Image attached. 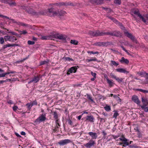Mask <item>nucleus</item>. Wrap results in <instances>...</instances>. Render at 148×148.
I'll list each match as a JSON object with an SVG mask.
<instances>
[{
	"mask_svg": "<svg viewBox=\"0 0 148 148\" xmlns=\"http://www.w3.org/2000/svg\"><path fill=\"white\" fill-rule=\"evenodd\" d=\"M47 13L48 15L50 16L57 15L62 16H63L66 13V12L64 11H61L57 12L54 11L53 8H51L47 9Z\"/></svg>",
	"mask_w": 148,
	"mask_h": 148,
	"instance_id": "obj_1",
	"label": "nucleus"
},
{
	"mask_svg": "<svg viewBox=\"0 0 148 148\" xmlns=\"http://www.w3.org/2000/svg\"><path fill=\"white\" fill-rule=\"evenodd\" d=\"M46 114H40V116L36 119L34 123L36 124H39L40 122H43L46 119Z\"/></svg>",
	"mask_w": 148,
	"mask_h": 148,
	"instance_id": "obj_2",
	"label": "nucleus"
},
{
	"mask_svg": "<svg viewBox=\"0 0 148 148\" xmlns=\"http://www.w3.org/2000/svg\"><path fill=\"white\" fill-rule=\"evenodd\" d=\"M124 34L126 36L134 42H135L136 44L138 43L137 40L135 38L134 36H133L132 34L129 33L126 30L124 31Z\"/></svg>",
	"mask_w": 148,
	"mask_h": 148,
	"instance_id": "obj_3",
	"label": "nucleus"
},
{
	"mask_svg": "<svg viewBox=\"0 0 148 148\" xmlns=\"http://www.w3.org/2000/svg\"><path fill=\"white\" fill-rule=\"evenodd\" d=\"M53 4L56 5L58 6L59 7L63 6H68V5H71L72 6H75L76 4L75 3H73L71 2H61L59 3H57L54 4Z\"/></svg>",
	"mask_w": 148,
	"mask_h": 148,
	"instance_id": "obj_4",
	"label": "nucleus"
},
{
	"mask_svg": "<svg viewBox=\"0 0 148 148\" xmlns=\"http://www.w3.org/2000/svg\"><path fill=\"white\" fill-rule=\"evenodd\" d=\"M107 35L119 38L122 36V34L121 32L117 30L113 31L111 32H108Z\"/></svg>",
	"mask_w": 148,
	"mask_h": 148,
	"instance_id": "obj_5",
	"label": "nucleus"
},
{
	"mask_svg": "<svg viewBox=\"0 0 148 148\" xmlns=\"http://www.w3.org/2000/svg\"><path fill=\"white\" fill-rule=\"evenodd\" d=\"M121 137L119 138V139L123 143V147H125L129 145V140L126 139L123 134H122L121 136Z\"/></svg>",
	"mask_w": 148,
	"mask_h": 148,
	"instance_id": "obj_6",
	"label": "nucleus"
},
{
	"mask_svg": "<svg viewBox=\"0 0 148 148\" xmlns=\"http://www.w3.org/2000/svg\"><path fill=\"white\" fill-rule=\"evenodd\" d=\"M26 12L28 13L33 15H38L45 14L44 12H36L34 10H33L32 8L28 7V9Z\"/></svg>",
	"mask_w": 148,
	"mask_h": 148,
	"instance_id": "obj_7",
	"label": "nucleus"
},
{
	"mask_svg": "<svg viewBox=\"0 0 148 148\" xmlns=\"http://www.w3.org/2000/svg\"><path fill=\"white\" fill-rule=\"evenodd\" d=\"M1 2L4 3L8 4L11 6H16V3L13 0H1Z\"/></svg>",
	"mask_w": 148,
	"mask_h": 148,
	"instance_id": "obj_8",
	"label": "nucleus"
},
{
	"mask_svg": "<svg viewBox=\"0 0 148 148\" xmlns=\"http://www.w3.org/2000/svg\"><path fill=\"white\" fill-rule=\"evenodd\" d=\"M41 77L40 75H37V76H35L30 81L28 82V84H30L32 82H34V83L38 82L39 80L40 79Z\"/></svg>",
	"mask_w": 148,
	"mask_h": 148,
	"instance_id": "obj_9",
	"label": "nucleus"
},
{
	"mask_svg": "<svg viewBox=\"0 0 148 148\" xmlns=\"http://www.w3.org/2000/svg\"><path fill=\"white\" fill-rule=\"evenodd\" d=\"M77 67L78 68H79V66H75L72 67L69 69L68 70L66 73L67 74V75H69L70 74V73H75L76 72L77 69Z\"/></svg>",
	"mask_w": 148,
	"mask_h": 148,
	"instance_id": "obj_10",
	"label": "nucleus"
},
{
	"mask_svg": "<svg viewBox=\"0 0 148 148\" xmlns=\"http://www.w3.org/2000/svg\"><path fill=\"white\" fill-rule=\"evenodd\" d=\"M110 44V42H96L93 44V45L101 47L102 46H106Z\"/></svg>",
	"mask_w": 148,
	"mask_h": 148,
	"instance_id": "obj_11",
	"label": "nucleus"
},
{
	"mask_svg": "<svg viewBox=\"0 0 148 148\" xmlns=\"http://www.w3.org/2000/svg\"><path fill=\"white\" fill-rule=\"evenodd\" d=\"M56 37V36L54 34H49L47 36H43L41 37L42 40H52L53 38Z\"/></svg>",
	"mask_w": 148,
	"mask_h": 148,
	"instance_id": "obj_12",
	"label": "nucleus"
},
{
	"mask_svg": "<svg viewBox=\"0 0 148 148\" xmlns=\"http://www.w3.org/2000/svg\"><path fill=\"white\" fill-rule=\"evenodd\" d=\"M142 102L143 103V105L141 106L142 108H144L145 107L148 106V100L144 97H142Z\"/></svg>",
	"mask_w": 148,
	"mask_h": 148,
	"instance_id": "obj_13",
	"label": "nucleus"
},
{
	"mask_svg": "<svg viewBox=\"0 0 148 148\" xmlns=\"http://www.w3.org/2000/svg\"><path fill=\"white\" fill-rule=\"evenodd\" d=\"M95 144V141L93 140L90 139L89 142L84 145V146L87 148H90Z\"/></svg>",
	"mask_w": 148,
	"mask_h": 148,
	"instance_id": "obj_14",
	"label": "nucleus"
},
{
	"mask_svg": "<svg viewBox=\"0 0 148 148\" xmlns=\"http://www.w3.org/2000/svg\"><path fill=\"white\" fill-rule=\"evenodd\" d=\"M95 34H96V37L98 36H101L105 35H107L108 32H101L99 30H97L95 31Z\"/></svg>",
	"mask_w": 148,
	"mask_h": 148,
	"instance_id": "obj_15",
	"label": "nucleus"
},
{
	"mask_svg": "<svg viewBox=\"0 0 148 148\" xmlns=\"http://www.w3.org/2000/svg\"><path fill=\"white\" fill-rule=\"evenodd\" d=\"M71 142L70 140L69 139H65L60 141L58 142V144L60 145H63L67 144Z\"/></svg>",
	"mask_w": 148,
	"mask_h": 148,
	"instance_id": "obj_16",
	"label": "nucleus"
},
{
	"mask_svg": "<svg viewBox=\"0 0 148 148\" xmlns=\"http://www.w3.org/2000/svg\"><path fill=\"white\" fill-rule=\"evenodd\" d=\"M132 100L134 102L138 104H139L140 103V101L139 100L138 96L136 95L133 96L132 98Z\"/></svg>",
	"mask_w": 148,
	"mask_h": 148,
	"instance_id": "obj_17",
	"label": "nucleus"
},
{
	"mask_svg": "<svg viewBox=\"0 0 148 148\" xmlns=\"http://www.w3.org/2000/svg\"><path fill=\"white\" fill-rule=\"evenodd\" d=\"M88 134L90 135L91 137V139H96L97 137V133L95 132H90L88 133Z\"/></svg>",
	"mask_w": 148,
	"mask_h": 148,
	"instance_id": "obj_18",
	"label": "nucleus"
},
{
	"mask_svg": "<svg viewBox=\"0 0 148 148\" xmlns=\"http://www.w3.org/2000/svg\"><path fill=\"white\" fill-rule=\"evenodd\" d=\"M95 118L92 115L88 116H87L85 121H88L90 122H94Z\"/></svg>",
	"mask_w": 148,
	"mask_h": 148,
	"instance_id": "obj_19",
	"label": "nucleus"
},
{
	"mask_svg": "<svg viewBox=\"0 0 148 148\" xmlns=\"http://www.w3.org/2000/svg\"><path fill=\"white\" fill-rule=\"evenodd\" d=\"M116 71L121 73H126V74L129 73V71H127L125 69L122 68L117 69H116Z\"/></svg>",
	"mask_w": 148,
	"mask_h": 148,
	"instance_id": "obj_20",
	"label": "nucleus"
},
{
	"mask_svg": "<svg viewBox=\"0 0 148 148\" xmlns=\"http://www.w3.org/2000/svg\"><path fill=\"white\" fill-rule=\"evenodd\" d=\"M86 96H87V98L88 100V101L91 102L92 103H95V102L94 101L91 95L88 94H86Z\"/></svg>",
	"mask_w": 148,
	"mask_h": 148,
	"instance_id": "obj_21",
	"label": "nucleus"
},
{
	"mask_svg": "<svg viewBox=\"0 0 148 148\" xmlns=\"http://www.w3.org/2000/svg\"><path fill=\"white\" fill-rule=\"evenodd\" d=\"M145 18L143 16L141 15L139 18L142 20V21L145 23H146L147 21H148V16L146 15L145 16Z\"/></svg>",
	"mask_w": 148,
	"mask_h": 148,
	"instance_id": "obj_22",
	"label": "nucleus"
},
{
	"mask_svg": "<svg viewBox=\"0 0 148 148\" xmlns=\"http://www.w3.org/2000/svg\"><path fill=\"white\" fill-rule=\"evenodd\" d=\"M121 63H125L128 64L129 63V61L127 59H125L124 57H122L121 59L119 61Z\"/></svg>",
	"mask_w": 148,
	"mask_h": 148,
	"instance_id": "obj_23",
	"label": "nucleus"
},
{
	"mask_svg": "<svg viewBox=\"0 0 148 148\" xmlns=\"http://www.w3.org/2000/svg\"><path fill=\"white\" fill-rule=\"evenodd\" d=\"M106 78L107 82L109 84V86L110 87H112L113 86V83L108 78L107 76L105 77Z\"/></svg>",
	"mask_w": 148,
	"mask_h": 148,
	"instance_id": "obj_24",
	"label": "nucleus"
},
{
	"mask_svg": "<svg viewBox=\"0 0 148 148\" xmlns=\"http://www.w3.org/2000/svg\"><path fill=\"white\" fill-rule=\"evenodd\" d=\"M51 112L54 119H57L58 118V114L56 111H51Z\"/></svg>",
	"mask_w": 148,
	"mask_h": 148,
	"instance_id": "obj_25",
	"label": "nucleus"
},
{
	"mask_svg": "<svg viewBox=\"0 0 148 148\" xmlns=\"http://www.w3.org/2000/svg\"><path fill=\"white\" fill-rule=\"evenodd\" d=\"M18 45L16 44H8L6 45H4L3 47V49H5L7 48L8 47H10L11 46L12 47H14L15 46H17Z\"/></svg>",
	"mask_w": 148,
	"mask_h": 148,
	"instance_id": "obj_26",
	"label": "nucleus"
},
{
	"mask_svg": "<svg viewBox=\"0 0 148 148\" xmlns=\"http://www.w3.org/2000/svg\"><path fill=\"white\" fill-rule=\"evenodd\" d=\"M95 31H92L90 30L88 32V34L91 36L96 37Z\"/></svg>",
	"mask_w": 148,
	"mask_h": 148,
	"instance_id": "obj_27",
	"label": "nucleus"
},
{
	"mask_svg": "<svg viewBox=\"0 0 148 148\" xmlns=\"http://www.w3.org/2000/svg\"><path fill=\"white\" fill-rule=\"evenodd\" d=\"M92 3L96 4H100V3L99 2V0H89Z\"/></svg>",
	"mask_w": 148,
	"mask_h": 148,
	"instance_id": "obj_28",
	"label": "nucleus"
},
{
	"mask_svg": "<svg viewBox=\"0 0 148 148\" xmlns=\"http://www.w3.org/2000/svg\"><path fill=\"white\" fill-rule=\"evenodd\" d=\"M10 41L14 42L17 40V38L14 36H10Z\"/></svg>",
	"mask_w": 148,
	"mask_h": 148,
	"instance_id": "obj_29",
	"label": "nucleus"
},
{
	"mask_svg": "<svg viewBox=\"0 0 148 148\" xmlns=\"http://www.w3.org/2000/svg\"><path fill=\"white\" fill-rule=\"evenodd\" d=\"M133 13L134 14L138 16L139 17L141 15L139 11L138 10H136L133 11Z\"/></svg>",
	"mask_w": 148,
	"mask_h": 148,
	"instance_id": "obj_30",
	"label": "nucleus"
},
{
	"mask_svg": "<svg viewBox=\"0 0 148 148\" xmlns=\"http://www.w3.org/2000/svg\"><path fill=\"white\" fill-rule=\"evenodd\" d=\"M28 7L24 5H21L20 6V8L21 9H23L25 10L26 12L27 10Z\"/></svg>",
	"mask_w": 148,
	"mask_h": 148,
	"instance_id": "obj_31",
	"label": "nucleus"
},
{
	"mask_svg": "<svg viewBox=\"0 0 148 148\" xmlns=\"http://www.w3.org/2000/svg\"><path fill=\"white\" fill-rule=\"evenodd\" d=\"M56 36V37L55 38H58L59 39H62L63 40H65L66 39L62 35H60V36H57L56 35H55Z\"/></svg>",
	"mask_w": 148,
	"mask_h": 148,
	"instance_id": "obj_32",
	"label": "nucleus"
},
{
	"mask_svg": "<svg viewBox=\"0 0 148 148\" xmlns=\"http://www.w3.org/2000/svg\"><path fill=\"white\" fill-rule=\"evenodd\" d=\"M137 74L139 76H143L145 75V72L144 71H139L137 72Z\"/></svg>",
	"mask_w": 148,
	"mask_h": 148,
	"instance_id": "obj_33",
	"label": "nucleus"
},
{
	"mask_svg": "<svg viewBox=\"0 0 148 148\" xmlns=\"http://www.w3.org/2000/svg\"><path fill=\"white\" fill-rule=\"evenodd\" d=\"M111 65H114L115 66H117L119 65V64L118 63H116L114 61L111 60Z\"/></svg>",
	"mask_w": 148,
	"mask_h": 148,
	"instance_id": "obj_34",
	"label": "nucleus"
},
{
	"mask_svg": "<svg viewBox=\"0 0 148 148\" xmlns=\"http://www.w3.org/2000/svg\"><path fill=\"white\" fill-rule=\"evenodd\" d=\"M119 83H121L123 79V78H119L117 77H116V78L115 79Z\"/></svg>",
	"mask_w": 148,
	"mask_h": 148,
	"instance_id": "obj_35",
	"label": "nucleus"
},
{
	"mask_svg": "<svg viewBox=\"0 0 148 148\" xmlns=\"http://www.w3.org/2000/svg\"><path fill=\"white\" fill-rule=\"evenodd\" d=\"M104 109L107 112L110 111L111 110L110 106L108 105H106V106L104 107Z\"/></svg>",
	"mask_w": 148,
	"mask_h": 148,
	"instance_id": "obj_36",
	"label": "nucleus"
},
{
	"mask_svg": "<svg viewBox=\"0 0 148 148\" xmlns=\"http://www.w3.org/2000/svg\"><path fill=\"white\" fill-rule=\"evenodd\" d=\"M136 90L142 92L144 93H148V90H144L141 89H136Z\"/></svg>",
	"mask_w": 148,
	"mask_h": 148,
	"instance_id": "obj_37",
	"label": "nucleus"
},
{
	"mask_svg": "<svg viewBox=\"0 0 148 148\" xmlns=\"http://www.w3.org/2000/svg\"><path fill=\"white\" fill-rule=\"evenodd\" d=\"M70 42L75 45H78V41L75 40H71Z\"/></svg>",
	"mask_w": 148,
	"mask_h": 148,
	"instance_id": "obj_38",
	"label": "nucleus"
},
{
	"mask_svg": "<svg viewBox=\"0 0 148 148\" xmlns=\"http://www.w3.org/2000/svg\"><path fill=\"white\" fill-rule=\"evenodd\" d=\"M91 61H97V59L95 57L93 58L92 59H87L86 60V62H90Z\"/></svg>",
	"mask_w": 148,
	"mask_h": 148,
	"instance_id": "obj_39",
	"label": "nucleus"
},
{
	"mask_svg": "<svg viewBox=\"0 0 148 148\" xmlns=\"http://www.w3.org/2000/svg\"><path fill=\"white\" fill-rule=\"evenodd\" d=\"M19 33L20 35H21L22 34L25 35L27 33V32L26 30H24L23 31H19Z\"/></svg>",
	"mask_w": 148,
	"mask_h": 148,
	"instance_id": "obj_40",
	"label": "nucleus"
},
{
	"mask_svg": "<svg viewBox=\"0 0 148 148\" xmlns=\"http://www.w3.org/2000/svg\"><path fill=\"white\" fill-rule=\"evenodd\" d=\"M26 106H27V108L29 110H30L32 106L31 103H27L26 104Z\"/></svg>",
	"mask_w": 148,
	"mask_h": 148,
	"instance_id": "obj_41",
	"label": "nucleus"
},
{
	"mask_svg": "<svg viewBox=\"0 0 148 148\" xmlns=\"http://www.w3.org/2000/svg\"><path fill=\"white\" fill-rule=\"evenodd\" d=\"M87 52L88 53H90V54H99V52L98 51H96L95 52H93V51H88Z\"/></svg>",
	"mask_w": 148,
	"mask_h": 148,
	"instance_id": "obj_42",
	"label": "nucleus"
},
{
	"mask_svg": "<svg viewBox=\"0 0 148 148\" xmlns=\"http://www.w3.org/2000/svg\"><path fill=\"white\" fill-rule=\"evenodd\" d=\"M18 25L22 26H28V25L27 24H26L25 23H23L20 22H18Z\"/></svg>",
	"mask_w": 148,
	"mask_h": 148,
	"instance_id": "obj_43",
	"label": "nucleus"
},
{
	"mask_svg": "<svg viewBox=\"0 0 148 148\" xmlns=\"http://www.w3.org/2000/svg\"><path fill=\"white\" fill-rule=\"evenodd\" d=\"M48 63V61H42L40 62V65H43L47 64Z\"/></svg>",
	"mask_w": 148,
	"mask_h": 148,
	"instance_id": "obj_44",
	"label": "nucleus"
},
{
	"mask_svg": "<svg viewBox=\"0 0 148 148\" xmlns=\"http://www.w3.org/2000/svg\"><path fill=\"white\" fill-rule=\"evenodd\" d=\"M119 115V114L118 113V112L115 111L113 117L115 119H116L117 118V116H118Z\"/></svg>",
	"mask_w": 148,
	"mask_h": 148,
	"instance_id": "obj_45",
	"label": "nucleus"
},
{
	"mask_svg": "<svg viewBox=\"0 0 148 148\" xmlns=\"http://www.w3.org/2000/svg\"><path fill=\"white\" fill-rule=\"evenodd\" d=\"M114 2L115 4L118 5H120L121 3V0H114Z\"/></svg>",
	"mask_w": 148,
	"mask_h": 148,
	"instance_id": "obj_46",
	"label": "nucleus"
},
{
	"mask_svg": "<svg viewBox=\"0 0 148 148\" xmlns=\"http://www.w3.org/2000/svg\"><path fill=\"white\" fill-rule=\"evenodd\" d=\"M4 39L5 40V41H6L7 40H9L10 41V36H5L4 37Z\"/></svg>",
	"mask_w": 148,
	"mask_h": 148,
	"instance_id": "obj_47",
	"label": "nucleus"
},
{
	"mask_svg": "<svg viewBox=\"0 0 148 148\" xmlns=\"http://www.w3.org/2000/svg\"><path fill=\"white\" fill-rule=\"evenodd\" d=\"M65 60L66 61H73V59L70 58L69 57H66L64 58Z\"/></svg>",
	"mask_w": 148,
	"mask_h": 148,
	"instance_id": "obj_48",
	"label": "nucleus"
},
{
	"mask_svg": "<svg viewBox=\"0 0 148 148\" xmlns=\"http://www.w3.org/2000/svg\"><path fill=\"white\" fill-rule=\"evenodd\" d=\"M30 103H31L32 104V106L34 105H37V101L36 100H35L33 101L32 102H30Z\"/></svg>",
	"mask_w": 148,
	"mask_h": 148,
	"instance_id": "obj_49",
	"label": "nucleus"
},
{
	"mask_svg": "<svg viewBox=\"0 0 148 148\" xmlns=\"http://www.w3.org/2000/svg\"><path fill=\"white\" fill-rule=\"evenodd\" d=\"M27 43L29 45H33L35 43L34 42L31 40H28L27 42Z\"/></svg>",
	"mask_w": 148,
	"mask_h": 148,
	"instance_id": "obj_50",
	"label": "nucleus"
},
{
	"mask_svg": "<svg viewBox=\"0 0 148 148\" xmlns=\"http://www.w3.org/2000/svg\"><path fill=\"white\" fill-rule=\"evenodd\" d=\"M8 33H9L11 34H12L13 35H15V36H17L18 35V34L14 32H8Z\"/></svg>",
	"mask_w": 148,
	"mask_h": 148,
	"instance_id": "obj_51",
	"label": "nucleus"
},
{
	"mask_svg": "<svg viewBox=\"0 0 148 148\" xmlns=\"http://www.w3.org/2000/svg\"><path fill=\"white\" fill-rule=\"evenodd\" d=\"M4 38L3 37H1L0 38V43L1 44H3L4 43Z\"/></svg>",
	"mask_w": 148,
	"mask_h": 148,
	"instance_id": "obj_52",
	"label": "nucleus"
},
{
	"mask_svg": "<svg viewBox=\"0 0 148 148\" xmlns=\"http://www.w3.org/2000/svg\"><path fill=\"white\" fill-rule=\"evenodd\" d=\"M121 47L123 50L128 55L130 54V53L128 52L125 49V48L123 46H121Z\"/></svg>",
	"mask_w": 148,
	"mask_h": 148,
	"instance_id": "obj_53",
	"label": "nucleus"
},
{
	"mask_svg": "<svg viewBox=\"0 0 148 148\" xmlns=\"http://www.w3.org/2000/svg\"><path fill=\"white\" fill-rule=\"evenodd\" d=\"M110 75L111 76V77L114 78L115 79V78H116L117 77L112 73H110Z\"/></svg>",
	"mask_w": 148,
	"mask_h": 148,
	"instance_id": "obj_54",
	"label": "nucleus"
},
{
	"mask_svg": "<svg viewBox=\"0 0 148 148\" xmlns=\"http://www.w3.org/2000/svg\"><path fill=\"white\" fill-rule=\"evenodd\" d=\"M120 136V135H117V136H115L114 135H112V137L114 139H116L118 137Z\"/></svg>",
	"mask_w": 148,
	"mask_h": 148,
	"instance_id": "obj_55",
	"label": "nucleus"
},
{
	"mask_svg": "<svg viewBox=\"0 0 148 148\" xmlns=\"http://www.w3.org/2000/svg\"><path fill=\"white\" fill-rule=\"evenodd\" d=\"M91 74L93 77L96 78V73H93L92 71L91 72Z\"/></svg>",
	"mask_w": 148,
	"mask_h": 148,
	"instance_id": "obj_56",
	"label": "nucleus"
},
{
	"mask_svg": "<svg viewBox=\"0 0 148 148\" xmlns=\"http://www.w3.org/2000/svg\"><path fill=\"white\" fill-rule=\"evenodd\" d=\"M18 107L16 106H14L13 107V109L14 111H16L17 110Z\"/></svg>",
	"mask_w": 148,
	"mask_h": 148,
	"instance_id": "obj_57",
	"label": "nucleus"
},
{
	"mask_svg": "<svg viewBox=\"0 0 148 148\" xmlns=\"http://www.w3.org/2000/svg\"><path fill=\"white\" fill-rule=\"evenodd\" d=\"M102 133L103 135V137L104 138H106V136L107 134L106 133L105 131H103L102 132Z\"/></svg>",
	"mask_w": 148,
	"mask_h": 148,
	"instance_id": "obj_58",
	"label": "nucleus"
},
{
	"mask_svg": "<svg viewBox=\"0 0 148 148\" xmlns=\"http://www.w3.org/2000/svg\"><path fill=\"white\" fill-rule=\"evenodd\" d=\"M116 99L118 101V103H119L121 102V99L119 97H117V98Z\"/></svg>",
	"mask_w": 148,
	"mask_h": 148,
	"instance_id": "obj_59",
	"label": "nucleus"
},
{
	"mask_svg": "<svg viewBox=\"0 0 148 148\" xmlns=\"http://www.w3.org/2000/svg\"><path fill=\"white\" fill-rule=\"evenodd\" d=\"M148 108L147 107H145L144 108H142L143 109H144L145 111V112H148V108Z\"/></svg>",
	"mask_w": 148,
	"mask_h": 148,
	"instance_id": "obj_60",
	"label": "nucleus"
},
{
	"mask_svg": "<svg viewBox=\"0 0 148 148\" xmlns=\"http://www.w3.org/2000/svg\"><path fill=\"white\" fill-rule=\"evenodd\" d=\"M98 118H99L100 119V121L101 122H102L103 121V122H104L105 121V119H103V118H99V117H98Z\"/></svg>",
	"mask_w": 148,
	"mask_h": 148,
	"instance_id": "obj_61",
	"label": "nucleus"
},
{
	"mask_svg": "<svg viewBox=\"0 0 148 148\" xmlns=\"http://www.w3.org/2000/svg\"><path fill=\"white\" fill-rule=\"evenodd\" d=\"M129 147L130 148H137L138 147L134 145H130L129 146Z\"/></svg>",
	"mask_w": 148,
	"mask_h": 148,
	"instance_id": "obj_62",
	"label": "nucleus"
},
{
	"mask_svg": "<svg viewBox=\"0 0 148 148\" xmlns=\"http://www.w3.org/2000/svg\"><path fill=\"white\" fill-rule=\"evenodd\" d=\"M5 73L2 74H0V77H5Z\"/></svg>",
	"mask_w": 148,
	"mask_h": 148,
	"instance_id": "obj_63",
	"label": "nucleus"
},
{
	"mask_svg": "<svg viewBox=\"0 0 148 148\" xmlns=\"http://www.w3.org/2000/svg\"><path fill=\"white\" fill-rule=\"evenodd\" d=\"M68 123L71 125H72L73 124L72 121L71 120H69L68 121Z\"/></svg>",
	"mask_w": 148,
	"mask_h": 148,
	"instance_id": "obj_64",
	"label": "nucleus"
}]
</instances>
